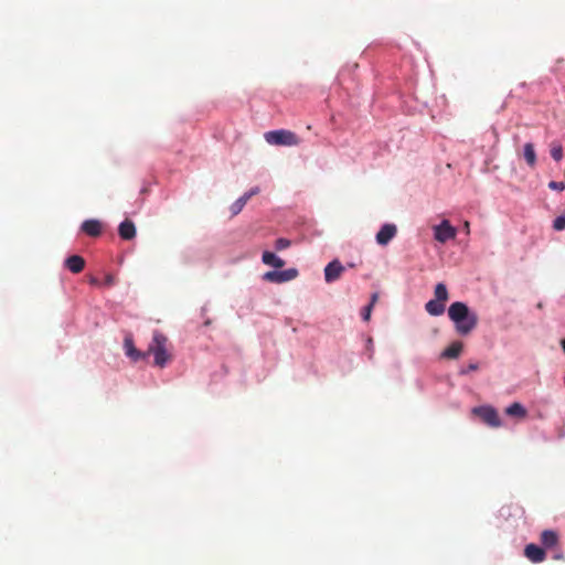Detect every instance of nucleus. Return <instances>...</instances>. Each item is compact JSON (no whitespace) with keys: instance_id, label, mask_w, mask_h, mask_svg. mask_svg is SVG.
<instances>
[{"instance_id":"nucleus-32","label":"nucleus","mask_w":565,"mask_h":565,"mask_svg":"<svg viewBox=\"0 0 565 565\" xmlns=\"http://www.w3.org/2000/svg\"><path fill=\"white\" fill-rule=\"evenodd\" d=\"M562 348H563V350L565 352V339L562 341Z\"/></svg>"},{"instance_id":"nucleus-13","label":"nucleus","mask_w":565,"mask_h":565,"mask_svg":"<svg viewBox=\"0 0 565 565\" xmlns=\"http://www.w3.org/2000/svg\"><path fill=\"white\" fill-rule=\"evenodd\" d=\"M65 266L73 274H78L85 267V259L79 255H72L65 259Z\"/></svg>"},{"instance_id":"nucleus-30","label":"nucleus","mask_w":565,"mask_h":565,"mask_svg":"<svg viewBox=\"0 0 565 565\" xmlns=\"http://www.w3.org/2000/svg\"><path fill=\"white\" fill-rule=\"evenodd\" d=\"M105 284L108 286L114 285V277L111 275H107L105 279Z\"/></svg>"},{"instance_id":"nucleus-24","label":"nucleus","mask_w":565,"mask_h":565,"mask_svg":"<svg viewBox=\"0 0 565 565\" xmlns=\"http://www.w3.org/2000/svg\"><path fill=\"white\" fill-rule=\"evenodd\" d=\"M290 244H291L290 241L287 238H278L275 242V248L277 250H282V249L288 248L290 246Z\"/></svg>"},{"instance_id":"nucleus-9","label":"nucleus","mask_w":565,"mask_h":565,"mask_svg":"<svg viewBox=\"0 0 565 565\" xmlns=\"http://www.w3.org/2000/svg\"><path fill=\"white\" fill-rule=\"evenodd\" d=\"M524 555L533 563H541L546 558L545 550L533 543L525 546Z\"/></svg>"},{"instance_id":"nucleus-11","label":"nucleus","mask_w":565,"mask_h":565,"mask_svg":"<svg viewBox=\"0 0 565 565\" xmlns=\"http://www.w3.org/2000/svg\"><path fill=\"white\" fill-rule=\"evenodd\" d=\"M82 231L90 236V237H97L102 234V224L97 220H86L82 223L81 226Z\"/></svg>"},{"instance_id":"nucleus-23","label":"nucleus","mask_w":565,"mask_h":565,"mask_svg":"<svg viewBox=\"0 0 565 565\" xmlns=\"http://www.w3.org/2000/svg\"><path fill=\"white\" fill-rule=\"evenodd\" d=\"M553 228L555 231H563L565 228V215H559L553 221Z\"/></svg>"},{"instance_id":"nucleus-15","label":"nucleus","mask_w":565,"mask_h":565,"mask_svg":"<svg viewBox=\"0 0 565 565\" xmlns=\"http://www.w3.org/2000/svg\"><path fill=\"white\" fill-rule=\"evenodd\" d=\"M262 260L265 265L273 266L275 268H281L285 266L284 259L278 257L276 254L265 250L262 255Z\"/></svg>"},{"instance_id":"nucleus-18","label":"nucleus","mask_w":565,"mask_h":565,"mask_svg":"<svg viewBox=\"0 0 565 565\" xmlns=\"http://www.w3.org/2000/svg\"><path fill=\"white\" fill-rule=\"evenodd\" d=\"M505 414L513 417L524 418L526 416V409L522 404L515 402L505 408Z\"/></svg>"},{"instance_id":"nucleus-10","label":"nucleus","mask_w":565,"mask_h":565,"mask_svg":"<svg viewBox=\"0 0 565 565\" xmlns=\"http://www.w3.org/2000/svg\"><path fill=\"white\" fill-rule=\"evenodd\" d=\"M397 233V228L394 224H384L376 234V242L380 245H387Z\"/></svg>"},{"instance_id":"nucleus-19","label":"nucleus","mask_w":565,"mask_h":565,"mask_svg":"<svg viewBox=\"0 0 565 565\" xmlns=\"http://www.w3.org/2000/svg\"><path fill=\"white\" fill-rule=\"evenodd\" d=\"M523 156L526 163L533 168L536 164V153L533 143L527 142L524 145Z\"/></svg>"},{"instance_id":"nucleus-29","label":"nucleus","mask_w":565,"mask_h":565,"mask_svg":"<svg viewBox=\"0 0 565 565\" xmlns=\"http://www.w3.org/2000/svg\"><path fill=\"white\" fill-rule=\"evenodd\" d=\"M379 299V294L377 292H374L372 296H371V302L369 305H372V307L376 303Z\"/></svg>"},{"instance_id":"nucleus-3","label":"nucleus","mask_w":565,"mask_h":565,"mask_svg":"<svg viewBox=\"0 0 565 565\" xmlns=\"http://www.w3.org/2000/svg\"><path fill=\"white\" fill-rule=\"evenodd\" d=\"M264 137L269 145L275 146H298L300 143L299 137L295 132L286 129L268 131Z\"/></svg>"},{"instance_id":"nucleus-22","label":"nucleus","mask_w":565,"mask_h":565,"mask_svg":"<svg viewBox=\"0 0 565 565\" xmlns=\"http://www.w3.org/2000/svg\"><path fill=\"white\" fill-rule=\"evenodd\" d=\"M248 199L243 194L241 198H238L231 206V211L233 214L239 213L245 204L247 203Z\"/></svg>"},{"instance_id":"nucleus-16","label":"nucleus","mask_w":565,"mask_h":565,"mask_svg":"<svg viewBox=\"0 0 565 565\" xmlns=\"http://www.w3.org/2000/svg\"><path fill=\"white\" fill-rule=\"evenodd\" d=\"M425 309L430 316L437 317L445 312V302L431 299L425 305Z\"/></svg>"},{"instance_id":"nucleus-4","label":"nucleus","mask_w":565,"mask_h":565,"mask_svg":"<svg viewBox=\"0 0 565 565\" xmlns=\"http://www.w3.org/2000/svg\"><path fill=\"white\" fill-rule=\"evenodd\" d=\"M472 414L478 416L484 424L498 428L502 425L499 414L492 406H478L472 408Z\"/></svg>"},{"instance_id":"nucleus-28","label":"nucleus","mask_w":565,"mask_h":565,"mask_svg":"<svg viewBox=\"0 0 565 565\" xmlns=\"http://www.w3.org/2000/svg\"><path fill=\"white\" fill-rule=\"evenodd\" d=\"M259 188L258 186H255V188H252L248 192H246L244 195L249 200L252 196L256 195L259 193Z\"/></svg>"},{"instance_id":"nucleus-25","label":"nucleus","mask_w":565,"mask_h":565,"mask_svg":"<svg viewBox=\"0 0 565 565\" xmlns=\"http://www.w3.org/2000/svg\"><path fill=\"white\" fill-rule=\"evenodd\" d=\"M548 188L552 190L563 191L565 190V182L551 181Z\"/></svg>"},{"instance_id":"nucleus-27","label":"nucleus","mask_w":565,"mask_h":565,"mask_svg":"<svg viewBox=\"0 0 565 565\" xmlns=\"http://www.w3.org/2000/svg\"><path fill=\"white\" fill-rule=\"evenodd\" d=\"M479 365L477 363H470L466 369L460 371V374H468L469 372L477 371Z\"/></svg>"},{"instance_id":"nucleus-2","label":"nucleus","mask_w":565,"mask_h":565,"mask_svg":"<svg viewBox=\"0 0 565 565\" xmlns=\"http://www.w3.org/2000/svg\"><path fill=\"white\" fill-rule=\"evenodd\" d=\"M168 338L160 331H154L152 341L149 344L146 353L147 356L152 354L154 356V365L164 367L166 364L171 360V355L168 352Z\"/></svg>"},{"instance_id":"nucleus-14","label":"nucleus","mask_w":565,"mask_h":565,"mask_svg":"<svg viewBox=\"0 0 565 565\" xmlns=\"http://www.w3.org/2000/svg\"><path fill=\"white\" fill-rule=\"evenodd\" d=\"M558 534L553 530H545L541 533V543L544 548H553L558 544Z\"/></svg>"},{"instance_id":"nucleus-8","label":"nucleus","mask_w":565,"mask_h":565,"mask_svg":"<svg viewBox=\"0 0 565 565\" xmlns=\"http://www.w3.org/2000/svg\"><path fill=\"white\" fill-rule=\"evenodd\" d=\"M124 349L125 353L128 358H130L134 362H137L139 360H143L147 358V353L139 351L136 349L134 339L131 334H127L124 339Z\"/></svg>"},{"instance_id":"nucleus-17","label":"nucleus","mask_w":565,"mask_h":565,"mask_svg":"<svg viewBox=\"0 0 565 565\" xmlns=\"http://www.w3.org/2000/svg\"><path fill=\"white\" fill-rule=\"evenodd\" d=\"M462 348L463 345L460 341H455L444 350L441 356L446 359H457L462 352Z\"/></svg>"},{"instance_id":"nucleus-7","label":"nucleus","mask_w":565,"mask_h":565,"mask_svg":"<svg viewBox=\"0 0 565 565\" xmlns=\"http://www.w3.org/2000/svg\"><path fill=\"white\" fill-rule=\"evenodd\" d=\"M344 271V266L334 259L330 262L324 268V279L328 284L338 280Z\"/></svg>"},{"instance_id":"nucleus-12","label":"nucleus","mask_w":565,"mask_h":565,"mask_svg":"<svg viewBox=\"0 0 565 565\" xmlns=\"http://www.w3.org/2000/svg\"><path fill=\"white\" fill-rule=\"evenodd\" d=\"M119 236L125 241H130L136 236V226L132 221L125 220L118 227Z\"/></svg>"},{"instance_id":"nucleus-20","label":"nucleus","mask_w":565,"mask_h":565,"mask_svg":"<svg viewBox=\"0 0 565 565\" xmlns=\"http://www.w3.org/2000/svg\"><path fill=\"white\" fill-rule=\"evenodd\" d=\"M434 295H435L434 299L443 301L445 303L447 302V300L449 298L447 287L443 282H439L436 285Z\"/></svg>"},{"instance_id":"nucleus-21","label":"nucleus","mask_w":565,"mask_h":565,"mask_svg":"<svg viewBox=\"0 0 565 565\" xmlns=\"http://www.w3.org/2000/svg\"><path fill=\"white\" fill-rule=\"evenodd\" d=\"M551 157L556 161L559 162L563 159V146L559 141H552L551 143Z\"/></svg>"},{"instance_id":"nucleus-6","label":"nucleus","mask_w":565,"mask_h":565,"mask_svg":"<svg viewBox=\"0 0 565 565\" xmlns=\"http://www.w3.org/2000/svg\"><path fill=\"white\" fill-rule=\"evenodd\" d=\"M297 276L298 270L296 268H289L281 271H267L264 274L263 279L269 282L282 284L295 279Z\"/></svg>"},{"instance_id":"nucleus-5","label":"nucleus","mask_w":565,"mask_h":565,"mask_svg":"<svg viewBox=\"0 0 565 565\" xmlns=\"http://www.w3.org/2000/svg\"><path fill=\"white\" fill-rule=\"evenodd\" d=\"M457 230L449 223L448 220H444L440 224L434 226V237L439 243H446L456 237Z\"/></svg>"},{"instance_id":"nucleus-31","label":"nucleus","mask_w":565,"mask_h":565,"mask_svg":"<svg viewBox=\"0 0 565 565\" xmlns=\"http://www.w3.org/2000/svg\"><path fill=\"white\" fill-rule=\"evenodd\" d=\"M463 230L466 231L467 234H469V232H470V224H469L468 221L465 222Z\"/></svg>"},{"instance_id":"nucleus-1","label":"nucleus","mask_w":565,"mask_h":565,"mask_svg":"<svg viewBox=\"0 0 565 565\" xmlns=\"http://www.w3.org/2000/svg\"><path fill=\"white\" fill-rule=\"evenodd\" d=\"M448 317L454 322L456 332L468 335L478 324V316L461 301L452 302L448 308Z\"/></svg>"},{"instance_id":"nucleus-26","label":"nucleus","mask_w":565,"mask_h":565,"mask_svg":"<svg viewBox=\"0 0 565 565\" xmlns=\"http://www.w3.org/2000/svg\"><path fill=\"white\" fill-rule=\"evenodd\" d=\"M372 305H367L362 311V318L364 321H369L372 312Z\"/></svg>"}]
</instances>
